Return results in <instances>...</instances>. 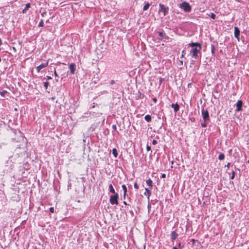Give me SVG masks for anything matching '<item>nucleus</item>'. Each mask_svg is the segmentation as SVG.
Listing matches in <instances>:
<instances>
[{
    "mask_svg": "<svg viewBox=\"0 0 249 249\" xmlns=\"http://www.w3.org/2000/svg\"><path fill=\"white\" fill-rule=\"evenodd\" d=\"M112 154L113 155L114 157L116 158L118 156V152L115 148H113L112 149Z\"/></svg>",
    "mask_w": 249,
    "mask_h": 249,
    "instance_id": "obj_18",
    "label": "nucleus"
},
{
    "mask_svg": "<svg viewBox=\"0 0 249 249\" xmlns=\"http://www.w3.org/2000/svg\"><path fill=\"white\" fill-rule=\"evenodd\" d=\"M122 189H123V190L124 191L123 197H124V198L125 199V196H126V192H127V188H126V186L124 184H123L122 186Z\"/></svg>",
    "mask_w": 249,
    "mask_h": 249,
    "instance_id": "obj_13",
    "label": "nucleus"
},
{
    "mask_svg": "<svg viewBox=\"0 0 249 249\" xmlns=\"http://www.w3.org/2000/svg\"><path fill=\"white\" fill-rule=\"evenodd\" d=\"M224 158H225V156H224V154L221 153L219 155L218 159L219 160H224Z\"/></svg>",
    "mask_w": 249,
    "mask_h": 249,
    "instance_id": "obj_20",
    "label": "nucleus"
},
{
    "mask_svg": "<svg viewBox=\"0 0 249 249\" xmlns=\"http://www.w3.org/2000/svg\"><path fill=\"white\" fill-rule=\"evenodd\" d=\"M46 14V12H43V13L41 14V16H42V17H44Z\"/></svg>",
    "mask_w": 249,
    "mask_h": 249,
    "instance_id": "obj_36",
    "label": "nucleus"
},
{
    "mask_svg": "<svg viewBox=\"0 0 249 249\" xmlns=\"http://www.w3.org/2000/svg\"><path fill=\"white\" fill-rule=\"evenodd\" d=\"M31 7V4L30 3H28L26 4V6H25V8L22 10V13H26L27 10L30 8Z\"/></svg>",
    "mask_w": 249,
    "mask_h": 249,
    "instance_id": "obj_16",
    "label": "nucleus"
},
{
    "mask_svg": "<svg viewBox=\"0 0 249 249\" xmlns=\"http://www.w3.org/2000/svg\"><path fill=\"white\" fill-rule=\"evenodd\" d=\"M115 81H114V80H111V81H110V84H111V85H113V84H115Z\"/></svg>",
    "mask_w": 249,
    "mask_h": 249,
    "instance_id": "obj_33",
    "label": "nucleus"
},
{
    "mask_svg": "<svg viewBox=\"0 0 249 249\" xmlns=\"http://www.w3.org/2000/svg\"><path fill=\"white\" fill-rule=\"evenodd\" d=\"M166 177V175L165 174H162L161 176V178H165Z\"/></svg>",
    "mask_w": 249,
    "mask_h": 249,
    "instance_id": "obj_32",
    "label": "nucleus"
},
{
    "mask_svg": "<svg viewBox=\"0 0 249 249\" xmlns=\"http://www.w3.org/2000/svg\"><path fill=\"white\" fill-rule=\"evenodd\" d=\"M70 70L71 71V72L72 74H73L74 73L75 70V64L73 63H71L70 64L69 66Z\"/></svg>",
    "mask_w": 249,
    "mask_h": 249,
    "instance_id": "obj_10",
    "label": "nucleus"
},
{
    "mask_svg": "<svg viewBox=\"0 0 249 249\" xmlns=\"http://www.w3.org/2000/svg\"><path fill=\"white\" fill-rule=\"evenodd\" d=\"M207 122H204V123H202L201 124L202 127H206V126H207Z\"/></svg>",
    "mask_w": 249,
    "mask_h": 249,
    "instance_id": "obj_25",
    "label": "nucleus"
},
{
    "mask_svg": "<svg viewBox=\"0 0 249 249\" xmlns=\"http://www.w3.org/2000/svg\"><path fill=\"white\" fill-rule=\"evenodd\" d=\"M144 119L147 122H150L151 121V117L150 115H145Z\"/></svg>",
    "mask_w": 249,
    "mask_h": 249,
    "instance_id": "obj_17",
    "label": "nucleus"
},
{
    "mask_svg": "<svg viewBox=\"0 0 249 249\" xmlns=\"http://www.w3.org/2000/svg\"><path fill=\"white\" fill-rule=\"evenodd\" d=\"M112 128L113 129L115 130L116 129V126L115 125H113Z\"/></svg>",
    "mask_w": 249,
    "mask_h": 249,
    "instance_id": "obj_39",
    "label": "nucleus"
},
{
    "mask_svg": "<svg viewBox=\"0 0 249 249\" xmlns=\"http://www.w3.org/2000/svg\"><path fill=\"white\" fill-rule=\"evenodd\" d=\"M108 189H109V192L112 193H113L114 195L115 194H117V193L115 192V190L113 188V186L112 185V184H110L109 185Z\"/></svg>",
    "mask_w": 249,
    "mask_h": 249,
    "instance_id": "obj_15",
    "label": "nucleus"
},
{
    "mask_svg": "<svg viewBox=\"0 0 249 249\" xmlns=\"http://www.w3.org/2000/svg\"><path fill=\"white\" fill-rule=\"evenodd\" d=\"M119 198V195L118 194H115L110 196L109 202L112 205L118 204V199Z\"/></svg>",
    "mask_w": 249,
    "mask_h": 249,
    "instance_id": "obj_3",
    "label": "nucleus"
},
{
    "mask_svg": "<svg viewBox=\"0 0 249 249\" xmlns=\"http://www.w3.org/2000/svg\"><path fill=\"white\" fill-rule=\"evenodd\" d=\"M1 62V58H0V62Z\"/></svg>",
    "mask_w": 249,
    "mask_h": 249,
    "instance_id": "obj_47",
    "label": "nucleus"
},
{
    "mask_svg": "<svg viewBox=\"0 0 249 249\" xmlns=\"http://www.w3.org/2000/svg\"><path fill=\"white\" fill-rule=\"evenodd\" d=\"M38 26L39 27L44 26V22H43V19H41L40 22L39 23Z\"/></svg>",
    "mask_w": 249,
    "mask_h": 249,
    "instance_id": "obj_23",
    "label": "nucleus"
},
{
    "mask_svg": "<svg viewBox=\"0 0 249 249\" xmlns=\"http://www.w3.org/2000/svg\"><path fill=\"white\" fill-rule=\"evenodd\" d=\"M44 87L45 88V89H47L48 87L49 86V82H45L44 83Z\"/></svg>",
    "mask_w": 249,
    "mask_h": 249,
    "instance_id": "obj_24",
    "label": "nucleus"
},
{
    "mask_svg": "<svg viewBox=\"0 0 249 249\" xmlns=\"http://www.w3.org/2000/svg\"><path fill=\"white\" fill-rule=\"evenodd\" d=\"M49 210L50 212L52 213H53L54 212V208L53 207L50 208Z\"/></svg>",
    "mask_w": 249,
    "mask_h": 249,
    "instance_id": "obj_29",
    "label": "nucleus"
},
{
    "mask_svg": "<svg viewBox=\"0 0 249 249\" xmlns=\"http://www.w3.org/2000/svg\"><path fill=\"white\" fill-rule=\"evenodd\" d=\"M145 192H144V194L145 196H147L148 199H149V197L151 194V192L150 190H149L148 188L145 189Z\"/></svg>",
    "mask_w": 249,
    "mask_h": 249,
    "instance_id": "obj_12",
    "label": "nucleus"
},
{
    "mask_svg": "<svg viewBox=\"0 0 249 249\" xmlns=\"http://www.w3.org/2000/svg\"><path fill=\"white\" fill-rule=\"evenodd\" d=\"M195 241L194 239H192V242H194Z\"/></svg>",
    "mask_w": 249,
    "mask_h": 249,
    "instance_id": "obj_46",
    "label": "nucleus"
},
{
    "mask_svg": "<svg viewBox=\"0 0 249 249\" xmlns=\"http://www.w3.org/2000/svg\"><path fill=\"white\" fill-rule=\"evenodd\" d=\"M212 52L213 53L214 52V47L213 46H212Z\"/></svg>",
    "mask_w": 249,
    "mask_h": 249,
    "instance_id": "obj_34",
    "label": "nucleus"
},
{
    "mask_svg": "<svg viewBox=\"0 0 249 249\" xmlns=\"http://www.w3.org/2000/svg\"><path fill=\"white\" fill-rule=\"evenodd\" d=\"M242 101L241 100H238L236 103V109L237 111H240L242 110Z\"/></svg>",
    "mask_w": 249,
    "mask_h": 249,
    "instance_id": "obj_7",
    "label": "nucleus"
},
{
    "mask_svg": "<svg viewBox=\"0 0 249 249\" xmlns=\"http://www.w3.org/2000/svg\"><path fill=\"white\" fill-rule=\"evenodd\" d=\"M240 31L237 27H234V36L237 39H239Z\"/></svg>",
    "mask_w": 249,
    "mask_h": 249,
    "instance_id": "obj_9",
    "label": "nucleus"
},
{
    "mask_svg": "<svg viewBox=\"0 0 249 249\" xmlns=\"http://www.w3.org/2000/svg\"><path fill=\"white\" fill-rule=\"evenodd\" d=\"M124 204L125 205H127V203L125 201H124Z\"/></svg>",
    "mask_w": 249,
    "mask_h": 249,
    "instance_id": "obj_44",
    "label": "nucleus"
},
{
    "mask_svg": "<svg viewBox=\"0 0 249 249\" xmlns=\"http://www.w3.org/2000/svg\"><path fill=\"white\" fill-rule=\"evenodd\" d=\"M235 175V172L234 171H232V176L231 177V179H233L234 178Z\"/></svg>",
    "mask_w": 249,
    "mask_h": 249,
    "instance_id": "obj_26",
    "label": "nucleus"
},
{
    "mask_svg": "<svg viewBox=\"0 0 249 249\" xmlns=\"http://www.w3.org/2000/svg\"><path fill=\"white\" fill-rule=\"evenodd\" d=\"M160 6V11L162 12L163 13L164 16H165L168 12V8L166 7L163 4L160 3L159 4Z\"/></svg>",
    "mask_w": 249,
    "mask_h": 249,
    "instance_id": "obj_5",
    "label": "nucleus"
},
{
    "mask_svg": "<svg viewBox=\"0 0 249 249\" xmlns=\"http://www.w3.org/2000/svg\"><path fill=\"white\" fill-rule=\"evenodd\" d=\"M179 7L186 12H189L191 10V6L188 3L185 1L180 3L179 5Z\"/></svg>",
    "mask_w": 249,
    "mask_h": 249,
    "instance_id": "obj_2",
    "label": "nucleus"
},
{
    "mask_svg": "<svg viewBox=\"0 0 249 249\" xmlns=\"http://www.w3.org/2000/svg\"><path fill=\"white\" fill-rule=\"evenodd\" d=\"M54 74L55 76L58 77V74H57V73L56 71H54Z\"/></svg>",
    "mask_w": 249,
    "mask_h": 249,
    "instance_id": "obj_37",
    "label": "nucleus"
},
{
    "mask_svg": "<svg viewBox=\"0 0 249 249\" xmlns=\"http://www.w3.org/2000/svg\"><path fill=\"white\" fill-rule=\"evenodd\" d=\"M46 77H47V78L48 80H50V79H52V78L51 76H46Z\"/></svg>",
    "mask_w": 249,
    "mask_h": 249,
    "instance_id": "obj_38",
    "label": "nucleus"
},
{
    "mask_svg": "<svg viewBox=\"0 0 249 249\" xmlns=\"http://www.w3.org/2000/svg\"><path fill=\"white\" fill-rule=\"evenodd\" d=\"M149 6L150 4L148 2L146 3L143 7V10L144 11L147 10L149 8Z\"/></svg>",
    "mask_w": 249,
    "mask_h": 249,
    "instance_id": "obj_19",
    "label": "nucleus"
},
{
    "mask_svg": "<svg viewBox=\"0 0 249 249\" xmlns=\"http://www.w3.org/2000/svg\"><path fill=\"white\" fill-rule=\"evenodd\" d=\"M201 115L205 122H208L210 120L209 114L207 110L203 108L201 110Z\"/></svg>",
    "mask_w": 249,
    "mask_h": 249,
    "instance_id": "obj_4",
    "label": "nucleus"
},
{
    "mask_svg": "<svg viewBox=\"0 0 249 249\" xmlns=\"http://www.w3.org/2000/svg\"><path fill=\"white\" fill-rule=\"evenodd\" d=\"M230 165V162H229V163H228V164L225 166V167H227L228 168H229Z\"/></svg>",
    "mask_w": 249,
    "mask_h": 249,
    "instance_id": "obj_35",
    "label": "nucleus"
},
{
    "mask_svg": "<svg viewBox=\"0 0 249 249\" xmlns=\"http://www.w3.org/2000/svg\"><path fill=\"white\" fill-rule=\"evenodd\" d=\"M184 52H185V51H184V50H183V51H182V57L183 56Z\"/></svg>",
    "mask_w": 249,
    "mask_h": 249,
    "instance_id": "obj_42",
    "label": "nucleus"
},
{
    "mask_svg": "<svg viewBox=\"0 0 249 249\" xmlns=\"http://www.w3.org/2000/svg\"><path fill=\"white\" fill-rule=\"evenodd\" d=\"M209 16L213 19H214L215 18V17H216V16L213 13H211L210 15H209Z\"/></svg>",
    "mask_w": 249,
    "mask_h": 249,
    "instance_id": "obj_22",
    "label": "nucleus"
},
{
    "mask_svg": "<svg viewBox=\"0 0 249 249\" xmlns=\"http://www.w3.org/2000/svg\"><path fill=\"white\" fill-rule=\"evenodd\" d=\"M7 93V91L6 90H3L0 92V94L2 97H5V94Z\"/></svg>",
    "mask_w": 249,
    "mask_h": 249,
    "instance_id": "obj_21",
    "label": "nucleus"
},
{
    "mask_svg": "<svg viewBox=\"0 0 249 249\" xmlns=\"http://www.w3.org/2000/svg\"><path fill=\"white\" fill-rule=\"evenodd\" d=\"M171 107L172 108H174L175 112H177L179 110V106L178 104H172L171 105Z\"/></svg>",
    "mask_w": 249,
    "mask_h": 249,
    "instance_id": "obj_11",
    "label": "nucleus"
},
{
    "mask_svg": "<svg viewBox=\"0 0 249 249\" xmlns=\"http://www.w3.org/2000/svg\"><path fill=\"white\" fill-rule=\"evenodd\" d=\"M178 246L180 249H182L183 248V246L181 245V243L178 244Z\"/></svg>",
    "mask_w": 249,
    "mask_h": 249,
    "instance_id": "obj_28",
    "label": "nucleus"
},
{
    "mask_svg": "<svg viewBox=\"0 0 249 249\" xmlns=\"http://www.w3.org/2000/svg\"><path fill=\"white\" fill-rule=\"evenodd\" d=\"M178 234L176 232V231H172L171 232V239L172 241H174L177 238V237H178Z\"/></svg>",
    "mask_w": 249,
    "mask_h": 249,
    "instance_id": "obj_8",
    "label": "nucleus"
},
{
    "mask_svg": "<svg viewBox=\"0 0 249 249\" xmlns=\"http://www.w3.org/2000/svg\"><path fill=\"white\" fill-rule=\"evenodd\" d=\"M134 187L135 189H138L139 188V185H138V184L137 183V182H135L134 184Z\"/></svg>",
    "mask_w": 249,
    "mask_h": 249,
    "instance_id": "obj_27",
    "label": "nucleus"
},
{
    "mask_svg": "<svg viewBox=\"0 0 249 249\" xmlns=\"http://www.w3.org/2000/svg\"><path fill=\"white\" fill-rule=\"evenodd\" d=\"M146 150L148 151H150L151 150V147L149 145H147V146H146Z\"/></svg>",
    "mask_w": 249,
    "mask_h": 249,
    "instance_id": "obj_30",
    "label": "nucleus"
},
{
    "mask_svg": "<svg viewBox=\"0 0 249 249\" xmlns=\"http://www.w3.org/2000/svg\"><path fill=\"white\" fill-rule=\"evenodd\" d=\"M157 143V141L156 140H153L152 141V144H153V145H155V144H156Z\"/></svg>",
    "mask_w": 249,
    "mask_h": 249,
    "instance_id": "obj_31",
    "label": "nucleus"
},
{
    "mask_svg": "<svg viewBox=\"0 0 249 249\" xmlns=\"http://www.w3.org/2000/svg\"><path fill=\"white\" fill-rule=\"evenodd\" d=\"M153 101L156 103L157 102V99L156 98H154L153 99Z\"/></svg>",
    "mask_w": 249,
    "mask_h": 249,
    "instance_id": "obj_40",
    "label": "nucleus"
},
{
    "mask_svg": "<svg viewBox=\"0 0 249 249\" xmlns=\"http://www.w3.org/2000/svg\"><path fill=\"white\" fill-rule=\"evenodd\" d=\"M1 44V39H0V45Z\"/></svg>",
    "mask_w": 249,
    "mask_h": 249,
    "instance_id": "obj_45",
    "label": "nucleus"
},
{
    "mask_svg": "<svg viewBox=\"0 0 249 249\" xmlns=\"http://www.w3.org/2000/svg\"><path fill=\"white\" fill-rule=\"evenodd\" d=\"M189 46L192 48L190 51V53L192 54V57L196 59L198 58V55H201L200 50H201V46L198 43H191Z\"/></svg>",
    "mask_w": 249,
    "mask_h": 249,
    "instance_id": "obj_1",
    "label": "nucleus"
},
{
    "mask_svg": "<svg viewBox=\"0 0 249 249\" xmlns=\"http://www.w3.org/2000/svg\"><path fill=\"white\" fill-rule=\"evenodd\" d=\"M173 249H178L176 247H174Z\"/></svg>",
    "mask_w": 249,
    "mask_h": 249,
    "instance_id": "obj_43",
    "label": "nucleus"
},
{
    "mask_svg": "<svg viewBox=\"0 0 249 249\" xmlns=\"http://www.w3.org/2000/svg\"><path fill=\"white\" fill-rule=\"evenodd\" d=\"M48 65V62L42 63L37 67L36 70L38 72H40L42 69L46 67Z\"/></svg>",
    "mask_w": 249,
    "mask_h": 249,
    "instance_id": "obj_6",
    "label": "nucleus"
},
{
    "mask_svg": "<svg viewBox=\"0 0 249 249\" xmlns=\"http://www.w3.org/2000/svg\"><path fill=\"white\" fill-rule=\"evenodd\" d=\"M159 35L160 36H162V33L161 32H160L159 33Z\"/></svg>",
    "mask_w": 249,
    "mask_h": 249,
    "instance_id": "obj_41",
    "label": "nucleus"
},
{
    "mask_svg": "<svg viewBox=\"0 0 249 249\" xmlns=\"http://www.w3.org/2000/svg\"><path fill=\"white\" fill-rule=\"evenodd\" d=\"M146 184H147V185H148L150 187V189H152V183H153V181L152 180L150 179V178H149L146 181Z\"/></svg>",
    "mask_w": 249,
    "mask_h": 249,
    "instance_id": "obj_14",
    "label": "nucleus"
}]
</instances>
